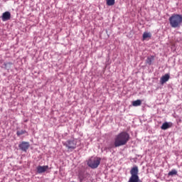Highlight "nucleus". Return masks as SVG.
Masks as SVG:
<instances>
[{"label":"nucleus","mask_w":182,"mask_h":182,"mask_svg":"<svg viewBox=\"0 0 182 182\" xmlns=\"http://www.w3.org/2000/svg\"><path fill=\"white\" fill-rule=\"evenodd\" d=\"M49 170V166H38L36 168V171L38 174H42L43 173H46Z\"/></svg>","instance_id":"8"},{"label":"nucleus","mask_w":182,"mask_h":182,"mask_svg":"<svg viewBox=\"0 0 182 182\" xmlns=\"http://www.w3.org/2000/svg\"><path fill=\"white\" fill-rule=\"evenodd\" d=\"M131 177L129 178L128 182H139L140 178H139V166H135L132 167L130 170Z\"/></svg>","instance_id":"3"},{"label":"nucleus","mask_w":182,"mask_h":182,"mask_svg":"<svg viewBox=\"0 0 182 182\" xmlns=\"http://www.w3.org/2000/svg\"><path fill=\"white\" fill-rule=\"evenodd\" d=\"M170 26L171 28H180L182 23V15L173 14L168 18Z\"/></svg>","instance_id":"2"},{"label":"nucleus","mask_w":182,"mask_h":182,"mask_svg":"<svg viewBox=\"0 0 182 182\" xmlns=\"http://www.w3.org/2000/svg\"><path fill=\"white\" fill-rule=\"evenodd\" d=\"M63 146H65V147H67L68 150L73 151V150H75V149H76V141L73 139L68 140L63 144Z\"/></svg>","instance_id":"5"},{"label":"nucleus","mask_w":182,"mask_h":182,"mask_svg":"<svg viewBox=\"0 0 182 182\" xmlns=\"http://www.w3.org/2000/svg\"><path fill=\"white\" fill-rule=\"evenodd\" d=\"M132 106H134L135 107H137V106H141V100H136L135 101H133Z\"/></svg>","instance_id":"14"},{"label":"nucleus","mask_w":182,"mask_h":182,"mask_svg":"<svg viewBox=\"0 0 182 182\" xmlns=\"http://www.w3.org/2000/svg\"><path fill=\"white\" fill-rule=\"evenodd\" d=\"M170 80V74H165L164 76H162L160 79V83L161 85H164L166 82H168Z\"/></svg>","instance_id":"10"},{"label":"nucleus","mask_w":182,"mask_h":182,"mask_svg":"<svg viewBox=\"0 0 182 182\" xmlns=\"http://www.w3.org/2000/svg\"><path fill=\"white\" fill-rule=\"evenodd\" d=\"M24 122H25V123H26V122H28V119L25 120Z\"/></svg>","instance_id":"20"},{"label":"nucleus","mask_w":182,"mask_h":182,"mask_svg":"<svg viewBox=\"0 0 182 182\" xmlns=\"http://www.w3.org/2000/svg\"><path fill=\"white\" fill-rule=\"evenodd\" d=\"M173 126L171 122H164L161 127V130H167V129H170Z\"/></svg>","instance_id":"12"},{"label":"nucleus","mask_w":182,"mask_h":182,"mask_svg":"<svg viewBox=\"0 0 182 182\" xmlns=\"http://www.w3.org/2000/svg\"><path fill=\"white\" fill-rule=\"evenodd\" d=\"M107 1V5L108 6H113L114 4V0H106Z\"/></svg>","instance_id":"17"},{"label":"nucleus","mask_w":182,"mask_h":182,"mask_svg":"<svg viewBox=\"0 0 182 182\" xmlns=\"http://www.w3.org/2000/svg\"><path fill=\"white\" fill-rule=\"evenodd\" d=\"M153 60H154V56L153 55L149 56L146 60V63L149 65V66H151L153 63Z\"/></svg>","instance_id":"13"},{"label":"nucleus","mask_w":182,"mask_h":182,"mask_svg":"<svg viewBox=\"0 0 182 182\" xmlns=\"http://www.w3.org/2000/svg\"><path fill=\"white\" fill-rule=\"evenodd\" d=\"M130 140V134L126 132H122L117 134L114 139V147H122V146H126Z\"/></svg>","instance_id":"1"},{"label":"nucleus","mask_w":182,"mask_h":182,"mask_svg":"<svg viewBox=\"0 0 182 182\" xmlns=\"http://www.w3.org/2000/svg\"><path fill=\"white\" fill-rule=\"evenodd\" d=\"M90 177V174L86 173V172H80L78 173V178L80 182L82 181H86V180H89V178Z\"/></svg>","instance_id":"7"},{"label":"nucleus","mask_w":182,"mask_h":182,"mask_svg":"<svg viewBox=\"0 0 182 182\" xmlns=\"http://www.w3.org/2000/svg\"><path fill=\"white\" fill-rule=\"evenodd\" d=\"M1 18L3 22H6V21H9L11 19V12L6 11L3 13Z\"/></svg>","instance_id":"9"},{"label":"nucleus","mask_w":182,"mask_h":182,"mask_svg":"<svg viewBox=\"0 0 182 182\" xmlns=\"http://www.w3.org/2000/svg\"><path fill=\"white\" fill-rule=\"evenodd\" d=\"M143 41H146L147 38H151V34L150 33L144 32L142 36Z\"/></svg>","instance_id":"15"},{"label":"nucleus","mask_w":182,"mask_h":182,"mask_svg":"<svg viewBox=\"0 0 182 182\" xmlns=\"http://www.w3.org/2000/svg\"><path fill=\"white\" fill-rule=\"evenodd\" d=\"M5 68H8L9 65H12V63H4Z\"/></svg>","instance_id":"19"},{"label":"nucleus","mask_w":182,"mask_h":182,"mask_svg":"<svg viewBox=\"0 0 182 182\" xmlns=\"http://www.w3.org/2000/svg\"><path fill=\"white\" fill-rule=\"evenodd\" d=\"M29 147H31V144H29L28 141H22L18 144L19 149L21 150V151H24V153L28 151Z\"/></svg>","instance_id":"6"},{"label":"nucleus","mask_w":182,"mask_h":182,"mask_svg":"<svg viewBox=\"0 0 182 182\" xmlns=\"http://www.w3.org/2000/svg\"><path fill=\"white\" fill-rule=\"evenodd\" d=\"M114 147H115V146H114V144L109 145V146L108 147H107L106 149H107V150H111V149H113Z\"/></svg>","instance_id":"18"},{"label":"nucleus","mask_w":182,"mask_h":182,"mask_svg":"<svg viewBox=\"0 0 182 182\" xmlns=\"http://www.w3.org/2000/svg\"><path fill=\"white\" fill-rule=\"evenodd\" d=\"M101 160L102 159L99 157H91L87 161V166L90 168H97L100 165Z\"/></svg>","instance_id":"4"},{"label":"nucleus","mask_w":182,"mask_h":182,"mask_svg":"<svg viewBox=\"0 0 182 182\" xmlns=\"http://www.w3.org/2000/svg\"><path fill=\"white\" fill-rule=\"evenodd\" d=\"M23 134H26V136H29V134L25 129H18L16 131V135L18 137H21V136Z\"/></svg>","instance_id":"11"},{"label":"nucleus","mask_w":182,"mask_h":182,"mask_svg":"<svg viewBox=\"0 0 182 182\" xmlns=\"http://www.w3.org/2000/svg\"><path fill=\"white\" fill-rule=\"evenodd\" d=\"M168 176L173 177V176H177V170L172 169L168 172Z\"/></svg>","instance_id":"16"}]
</instances>
